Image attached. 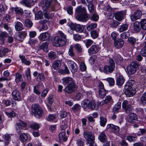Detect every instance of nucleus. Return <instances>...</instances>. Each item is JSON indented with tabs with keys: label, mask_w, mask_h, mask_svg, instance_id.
Wrapping results in <instances>:
<instances>
[{
	"label": "nucleus",
	"mask_w": 146,
	"mask_h": 146,
	"mask_svg": "<svg viewBox=\"0 0 146 146\" xmlns=\"http://www.w3.org/2000/svg\"><path fill=\"white\" fill-rule=\"evenodd\" d=\"M107 129H111L115 133H118L119 130V127L115 125L112 124H109L107 125Z\"/></svg>",
	"instance_id": "nucleus-17"
},
{
	"label": "nucleus",
	"mask_w": 146,
	"mask_h": 146,
	"mask_svg": "<svg viewBox=\"0 0 146 146\" xmlns=\"http://www.w3.org/2000/svg\"><path fill=\"white\" fill-rule=\"evenodd\" d=\"M27 126V123L21 120H19L16 123L15 127L17 132L18 133L21 131V130L24 129V128Z\"/></svg>",
	"instance_id": "nucleus-8"
},
{
	"label": "nucleus",
	"mask_w": 146,
	"mask_h": 146,
	"mask_svg": "<svg viewBox=\"0 0 146 146\" xmlns=\"http://www.w3.org/2000/svg\"><path fill=\"white\" fill-rule=\"evenodd\" d=\"M11 10L13 11H15L17 14L22 15L23 14V11L22 9L20 7L11 8Z\"/></svg>",
	"instance_id": "nucleus-22"
},
{
	"label": "nucleus",
	"mask_w": 146,
	"mask_h": 146,
	"mask_svg": "<svg viewBox=\"0 0 146 146\" xmlns=\"http://www.w3.org/2000/svg\"><path fill=\"white\" fill-rule=\"evenodd\" d=\"M73 46L72 45H71L69 49L68 54L71 57H73L75 55V53L73 51Z\"/></svg>",
	"instance_id": "nucleus-47"
},
{
	"label": "nucleus",
	"mask_w": 146,
	"mask_h": 146,
	"mask_svg": "<svg viewBox=\"0 0 146 146\" xmlns=\"http://www.w3.org/2000/svg\"><path fill=\"white\" fill-rule=\"evenodd\" d=\"M27 35V33L25 31H22L17 36V39L22 41L24 39Z\"/></svg>",
	"instance_id": "nucleus-27"
},
{
	"label": "nucleus",
	"mask_w": 146,
	"mask_h": 146,
	"mask_svg": "<svg viewBox=\"0 0 146 146\" xmlns=\"http://www.w3.org/2000/svg\"><path fill=\"white\" fill-rule=\"evenodd\" d=\"M76 88V85L74 82L69 84L64 90L68 93H71L75 91Z\"/></svg>",
	"instance_id": "nucleus-7"
},
{
	"label": "nucleus",
	"mask_w": 146,
	"mask_h": 146,
	"mask_svg": "<svg viewBox=\"0 0 146 146\" xmlns=\"http://www.w3.org/2000/svg\"><path fill=\"white\" fill-rule=\"evenodd\" d=\"M32 110L35 116L38 118L41 116L43 113L42 109L38 104H33L32 106Z\"/></svg>",
	"instance_id": "nucleus-3"
},
{
	"label": "nucleus",
	"mask_w": 146,
	"mask_h": 146,
	"mask_svg": "<svg viewBox=\"0 0 146 146\" xmlns=\"http://www.w3.org/2000/svg\"><path fill=\"white\" fill-rule=\"evenodd\" d=\"M104 80L108 82L110 86H113L115 84V80L114 79L111 77H108L104 79Z\"/></svg>",
	"instance_id": "nucleus-29"
},
{
	"label": "nucleus",
	"mask_w": 146,
	"mask_h": 146,
	"mask_svg": "<svg viewBox=\"0 0 146 146\" xmlns=\"http://www.w3.org/2000/svg\"><path fill=\"white\" fill-rule=\"evenodd\" d=\"M21 3L23 5L29 7L31 5V3L28 0H22L20 1Z\"/></svg>",
	"instance_id": "nucleus-43"
},
{
	"label": "nucleus",
	"mask_w": 146,
	"mask_h": 146,
	"mask_svg": "<svg viewBox=\"0 0 146 146\" xmlns=\"http://www.w3.org/2000/svg\"><path fill=\"white\" fill-rule=\"evenodd\" d=\"M114 69L112 66H110L109 65H105L104 67L103 71L105 73L108 74L112 72Z\"/></svg>",
	"instance_id": "nucleus-18"
},
{
	"label": "nucleus",
	"mask_w": 146,
	"mask_h": 146,
	"mask_svg": "<svg viewBox=\"0 0 146 146\" xmlns=\"http://www.w3.org/2000/svg\"><path fill=\"white\" fill-rule=\"evenodd\" d=\"M121 103L120 102L117 103L115 105L113 109L114 113L116 112V111L119 109L121 108Z\"/></svg>",
	"instance_id": "nucleus-61"
},
{
	"label": "nucleus",
	"mask_w": 146,
	"mask_h": 146,
	"mask_svg": "<svg viewBox=\"0 0 146 146\" xmlns=\"http://www.w3.org/2000/svg\"><path fill=\"white\" fill-rule=\"evenodd\" d=\"M139 62L136 61L132 62L127 67V72L130 75L134 74L139 69Z\"/></svg>",
	"instance_id": "nucleus-2"
},
{
	"label": "nucleus",
	"mask_w": 146,
	"mask_h": 146,
	"mask_svg": "<svg viewBox=\"0 0 146 146\" xmlns=\"http://www.w3.org/2000/svg\"><path fill=\"white\" fill-rule=\"evenodd\" d=\"M61 65V63L60 61L56 60L52 64V66L54 69L57 70L60 67Z\"/></svg>",
	"instance_id": "nucleus-21"
},
{
	"label": "nucleus",
	"mask_w": 146,
	"mask_h": 146,
	"mask_svg": "<svg viewBox=\"0 0 146 146\" xmlns=\"http://www.w3.org/2000/svg\"><path fill=\"white\" fill-rule=\"evenodd\" d=\"M91 35L92 37L94 39L97 38L98 36V34L97 32L95 30L91 31Z\"/></svg>",
	"instance_id": "nucleus-59"
},
{
	"label": "nucleus",
	"mask_w": 146,
	"mask_h": 146,
	"mask_svg": "<svg viewBox=\"0 0 146 146\" xmlns=\"http://www.w3.org/2000/svg\"><path fill=\"white\" fill-rule=\"evenodd\" d=\"M88 9L90 13H93L94 12L95 10L94 7L92 4L89 3L88 5Z\"/></svg>",
	"instance_id": "nucleus-49"
},
{
	"label": "nucleus",
	"mask_w": 146,
	"mask_h": 146,
	"mask_svg": "<svg viewBox=\"0 0 146 146\" xmlns=\"http://www.w3.org/2000/svg\"><path fill=\"white\" fill-rule=\"evenodd\" d=\"M84 28L82 25H76L75 31L81 33L84 31Z\"/></svg>",
	"instance_id": "nucleus-41"
},
{
	"label": "nucleus",
	"mask_w": 146,
	"mask_h": 146,
	"mask_svg": "<svg viewBox=\"0 0 146 146\" xmlns=\"http://www.w3.org/2000/svg\"><path fill=\"white\" fill-rule=\"evenodd\" d=\"M129 36V33L127 32L123 33L120 35L121 37L123 39L127 38Z\"/></svg>",
	"instance_id": "nucleus-58"
},
{
	"label": "nucleus",
	"mask_w": 146,
	"mask_h": 146,
	"mask_svg": "<svg viewBox=\"0 0 146 146\" xmlns=\"http://www.w3.org/2000/svg\"><path fill=\"white\" fill-rule=\"evenodd\" d=\"M76 18L78 21L83 22H86L88 20L89 15L87 14L86 9L84 7L80 6L76 9Z\"/></svg>",
	"instance_id": "nucleus-1"
},
{
	"label": "nucleus",
	"mask_w": 146,
	"mask_h": 146,
	"mask_svg": "<svg viewBox=\"0 0 146 146\" xmlns=\"http://www.w3.org/2000/svg\"><path fill=\"white\" fill-rule=\"evenodd\" d=\"M142 15V13L139 10L136 11L130 16V19L131 21H134L139 19Z\"/></svg>",
	"instance_id": "nucleus-11"
},
{
	"label": "nucleus",
	"mask_w": 146,
	"mask_h": 146,
	"mask_svg": "<svg viewBox=\"0 0 146 146\" xmlns=\"http://www.w3.org/2000/svg\"><path fill=\"white\" fill-rule=\"evenodd\" d=\"M125 13L124 11H118L114 13L115 19L118 21H121L123 18Z\"/></svg>",
	"instance_id": "nucleus-12"
},
{
	"label": "nucleus",
	"mask_w": 146,
	"mask_h": 146,
	"mask_svg": "<svg viewBox=\"0 0 146 146\" xmlns=\"http://www.w3.org/2000/svg\"><path fill=\"white\" fill-rule=\"evenodd\" d=\"M8 52L7 48H5L1 49L0 50V57H2L5 56L6 54Z\"/></svg>",
	"instance_id": "nucleus-44"
},
{
	"label": "nucleus",
	"mask_w": 146,
	"mask_h": 146,
	"mask_svg": "<svg viewBox=\"0 0 146 146\" xmlns=\"http://www.w3.org/2000/svg\"><path fill=\"white\" fill-rule=\"evenodd\" d=\"M100 123L101 126L104 127L107 122V119L106 118H104L102 116L100 117Z\"/></svg>",
	"instance_id": "nucleus-33"
},
{
	"label": "nucleus",
	"mask_w": 146,
	"mask_h": 146,
	"mask_svg": "<svg viewBox=\"0 0 146 146\" xmlns=\"http://www.w3.org/2000/svg\"><path fill=\"white\" fill-rule=\"evenodd\" d=\"M125 89V93L127 96H132L136 93L135 88H127V89Z\"/></svg>",
	"instance_id": "nucleus-16"
},
{
	"label": "nucleus",
	"mask_w": 146,
	"mask_h": 146,
	"mask_svg": "<svg viewBox=\"0 0 146 146\" xmlns=\"http://www.w3.org/2000/svg\"><path fill=\"white\" fill-rule=\"evenodd\" d=\"M97 27L96 23H92L88 25L87 27V29L88 31H90L96 28Z\"/></svg>",
	"instance_id": "nucleus-36"
},
{
	"label": "nucleus",
	"mask_w": 146,
	"mask_h": 146,
	"mask_svg": "<svg viewBox=\"0 0 146 146\" xmlns=\"http://www.w3.org/2000/svg\"><path fill=\"white\" fill-rule=\"evenodd\" d=\"M51 0H44L43 1V9L44 12L47 11L50 12L54 11V6L51 4Z\"/></svg>",
	"instance_id": "nucleus-5"
},
{
	"label": "nucleus",
	"mask_w": 146,
	"mask_h": 146,
	"mask_svg": "<svg viewBox=\"0 0 146 146\" xmlns=\"http://www.w3.org/2000/svg\"><path fill=\"white\" fill-rule=\"evenodd\" d=\"M25 75L27 76V78L28 81H31V71L29 68H28L25 72Z\"/></svg>",
	"instance_id": "nucleus-38"
},
{
	"label": "nucleus",
	"mask_w": 146,
	"mask_h": 146,
	"mask_svg": "<svg viewBox=\"0 0 146 146\" xmlns=\"http://www.w3.org/2000/svg\"><path fill=\"white\" fill-rule=\"evenodd\" d=\"M15 30L17 31L22 30L23 28V25L21 23L17 21L15 22Z\"/></svg>",
	"instance_id": "nucleus-26"
},
{
	"label": "nucleus",
	"mask_w": 146,
	"mask_h": 146,
	"mask_svg": "<svg viewBox=\"0 0 146 146\" xmlns=\"http://www.w3.org/2000/svg\"><path fill=\"white\" fill-rule=\"evenodd\" d=\"M68 66L72 73H74L77 71L78 68L76 64L74 61L70 60L68 62Z\"/></svg>",
	"instance_id": "nucleus-10"
},
{
	"label": "nucleus",
	"mask_w": 146,
	"mask_h": 146,
	"mask_svg": "<svg viewBox=\"0 0 146 146\" xmlns=\"http://www.w3.org/2000/svg\"><path fill=\"white\" fill-rule=\"evenodd\" d=\"M7 36V34L5 32L0 31V39H4Z\"/></svg>",
	"instance_id": "nucleus-57"
},
{
	"label": "nucleus",
	"mask_w": 146,
	"mask_h": 146,
	"mask_svg": "<svg viewBox=\"0 0 146 146\" xmlns=\"http://www.w3.org/2000/svg\"><path fill=\"white\" fill-rule=\"evenodd\" d=\"M113 102V100L112 97L111 96L108 95L106 97L105 100L100 102V104L101 106L105 104H111Z\"/></svg>",
	"instance_id": "nucleus-13"
},
{
	"label": "nucleus",
	"mask_w": 146,
	"mask_h": 146,
	"mask_svg": "<svg viewBox=\"0 0 146 146\" xmlns=\"http://www.w3.org/2000/svg\"><path fill=\"white\" fill-rule=\"evenodd\" d=\"M48 56L49 59H54L56 58V53L53 51H51L48 54Z\"/></svg>",
	"instance_id": "nucleus-45"
},
{
	"label": "nucleus",
	"mask_w": 146,
	"mask_h": 146,
	"mask_svg": "<svg viewBox=\"0 0 146 146\" xmlns=\"http://www.w3.org/2000/svg\"><path fill=\"white\" fill-rule=\"evenodd\" d=\"M124 81L123 77L122 76H119L116 80V84L118 86H121L123 84Z\"/></svg>",
	"instance_id": "nucleus-25"
},
{
	"label": "nucleus",
	"mask_w": 146,
	"mask_h": 146,
	"mask_svg": "<svg viewBox=\"0 0 146 146\" xmlns=\"http://www.w3.org/2000/svg\"><path fill=\"white\" fill-rule=\"evenodd\" d=\"M128 25L127 24H123L121 25L119 29V31L122 32L126 31L128 27Z\"/></svg>",
	"instance_id": "nucleus-37"
},
{
	"label": "nucleus",
	"mask_w": 146,
	"mask_h": 146,
	"mask_svg": "<svg viewBox=\"0 0 146 146\" xmlns=\"http://www.w3.org/2000/svg\"><path fill=\"white\" fill-rule=\"evenodd\" d=\"M62 83L64 84L72 83L74 82L72 78L69 77L63 78L62 79Z\"/></svg>",
	"instance_id": "nucleus-23"
},
{
	"label": "nucleus",
	"mask_w": 146,
	"mask_h": 146,
	"mask_svg": "<svg viewBox=\"0 0 146 146\" xmlns=\"http://www.w3.org/2000/svg\"><path fill=\"white\" fill-rule=\"evenodd\" d=\"M134 83V81L133 80H129L126 83L125 86V89L127 88H133L132 86Z\"/></svg>",
	"instance_id": "nucleus-30"
},
{
	"label": "nucleus",
	"mask_w": 146,
	"mask_h": 146,
	"mask_svg": "<svg viewBox=\"0 0 146 146\" xmlns=\"http://www.w3.org/2000/svg\"><path fill=\"white\" fill-rule=\"evenodd\" d=\"M120 23L119 22L115 20H113V22L110 24V26L112 28H116Z\"/></svg>",
	"instance_id": "nucleus-53"
},
{
	"label": "nucleus",
	"mask_w": 146,
	"mask_h": 146,
	"mask_svg": "<svg viewBox=\"0 0 146 146\" xmlns=\"http://www.w3.org/2000/svg\"><path fill=\"white\" fill-rule=\"evenodd\" d=\"M100 49L98 45H93L88 49V52L90 55L95 54L100 50Z\"/></svg>",
	"instance_id": "nucleus-9"
},
{
	"label": "nucleus",
	"mask_w": 146,
	"mask_h": 146,
	"mask_svg": "<svg viewBox=\"0 0 146 146\" xmlns=\"http://www.w3.org/2000/svg\"><path fill=\"white\" fill-rule=\"evenodd\" d=\"M30 127L34 130H36L39 129V126L38 123H35L31 124Z\"/></svg>",
	"instance_id": "nucleus-54"
},
{
	"label": "nucleus",
	"mask_w": 146,
	"mask_h": 146,
	"mask_svg": "<svg viewBox=\"0 0 146 146\" xmlns=\"http://www.w3.org/2000/svg\"><path fill=\"white\" fill-rule=\"evenodd\" d=\"M139 21H136L134 23L133 25V29L134 31L139 32L141 30V27L140 26Z\"/></svg>",
	"instance_id": "nucleus-24"
},
{
	"label": "nucleus",
	"mask_w": 146,
	"mask_h": 146,
	"mask_svg": "<svg viewBox=\"0 0 146 146\" xmlns=\"http://www.w3.org/2000/svg\"><path fill=\"white\" fill-rule=\"evenodd\" d=\"M124 109L126 113H129L131 112H132L133 110L132 107L130 105L125 108Z\"/></svg>",
	"instance_id": "nucleus-50"
},
{
	"label": "nucleus",
	"mask_w": 146,
	"mask_h": 146,
	"mask_svg": "<svg viewBox=\"0 0 146 146\" xmlns=\"http://www.w3.org/2000/svg\"><path fill=\"white\" fill-rule=\"evenodd\" d=\"M43 17V14L41 11H39L35 15V19L36 20L40 19Z\"/></svg>",
	"instance_id": "nucleus-46"
},
{
	"label": "nucleus",
	"mask_w": 146,
	"mask_h": 146,
	"mask_svg": "<svg viewBox=\"0 0 146 146\" xmlns=\"http://www.w3.org/2000/svg\"><path fill=\"white\" fill-rule=\"evenodd\" d=\"M67 113L64 111H61L59 114V117L60 119L66 117L67 115Z\"/></svg>",
	"instance_id": "nucleus-56"
},
{
	"label": "nucleus",
	"mask_w": 146,
	"mask_h": 146,
	"mask_svg": "<svg viewBox=\"0 0 146 146\" xmlns=\"http://www.w3.org/2000/svg\"><path fill=\"white\" fill-rule=\"evenodd\" d=\"M109 64L110 66H112L113 68H115V64L112 58H110L109 60Z\"/></svg>",
	"instance_id": "nucleus-62"
},
{
	"label": "nucleus",
	"mask_w": 146,
	"mask_h": 146,
	"mask_svg": "<svg viewBox=\"0 0 146 146\" xmlns=\"http://www.w3.org/2000/svg\"><path fill=\"white\" fill-rule=\"evenodd\" d=\"M73 38L76 41H79L81 39V36L78 34H73Z\"/></svg>",
	"instance_id": "nucleus-63"
},
{
	"label": "nucleus",
	"mask_w": 146,
	"mask_h": 146,
	"mask_svg": "<svg viewBox=\"0 0 146 146\" xmlns=\"http://www.w3.org/2000/svg\"><path fill=\"white\" fill-rule=\"evenodd\" d=\"M25 22L26 26L28 27L31 28L33 25V23L31 20L29 19H26Z\"/></svg>",
	"instance_id": "nucleus-40"
},
{
	"label": "nucleus",
	"mask_w": 146,
	"mask_h": 146,
	"mask_svg": "<svg viewBox=\"0 0 146 146\" xmlns=\"http://www.w3.org/2000/svg\"><path fill=\"white\" fill-rule=\"evenodd\" d=\"M84 42L87 48H88L93 42V41L90 39H86Z\"/></svg>",
	"instance_id": "nucleus-42"
},
{
	"label": "nucleus",
	"mask_w": 146,
	"mask_h": 146,
	"mask_svg": "<svg viewBox=\"0 0 146 146\" xmlns=\"http://www.w3.org/2000/svg\"><path fill=\"white\" fill-rule=\"evenodd\" d=\"M124 44L123 40L121 39H119L117 40H115L114 42V45L115 47L117 48H121Z\"/></svg>",
	"instance_id": "nucleus-20"
},
{
	"label": "nucleus",
	"mask_w": 146,
	"mask_h": 146,
	"mask_svg": "<svg viewBox=\"0 0 146 146\" xmlns=\"http://www.w3.org/2000/svg\"><path fill=\"white\" fill-rule=\"evenodd\" d=\"M99 19L98 15L96 13L93 14L91 17L92 20L94 21H97Z\"/></svg>",
	"instance_id": "nucleus-60"
},
{
	"label": "nucleus",
	"mask_w": 146,
	"mask_h": 146,
	"mask_svg": "<svg viewBox=\"0 0 146 146\" xmlns=\"http://www.w3.org/2000/svg\"><path fill=\"white\" fill-rule=\"evenodd\" d=\"M13 97L14 100H19L20 99V93L18 90H15L12 92Z\"/></svg>",
	"instance_id": "nucleus-19"
},
{
	"label": "nucleus",
	"mask_w": 146,
	"mask_h": 146,
	"mask_svg": "<svg viewBox=\"0 0 146 146\" xmlns=\"http://www.w3.org/2000/svg\"><path fill=\"white\" fill-rule=\"evenodd\" d=\"M53 43L54 46H62L66 43L59 36H56L54 38Z\"/></svg>",
	"instance_id": "nucleus-6"
},
{
	"label": "nucleus",
	"mask_w": 146,
	"mask_h": 146,
	"mask_svg": "<svg viewBox=\"0 0 146 146\" xmlns=\"http://www.w3.org/2000/svg\"><path fill=\"white\" fill-rule=\"evenodd\" d=\"M58 34L59 35L58 36L60 37L61 39H62L63 41H64L66 43L67 42L66 35L61 31H59Z\"/></svg>",
	"instance_id": "nucleus-35"
},
{
	"label": "nucleus",
	"mask_w": 146,
	"mask_h": 146,
	"mask_svg": "<svg viewBox=\"0 0 146 146\" xmlns=\"http://www.w3.org/2000/svg\"><path fill=\"white\" fill-rule=\"evenodd\" d=\"M48 43L46 42H43L42 45L40 46V48L43 50L45 52H47L48 51Z\"/></svg>",
	"instance_id": "nucleus-32"
},
{
	"label": "nucleus",
	"mask_w": 146,
	"mask_h": 146,
	"mask_svg": "<svg viewBox=\"0 0 146 146\" xmlns=\"http://www.w3.org/2000/svg\"><path fill=\"white\" fill-rule=\"evenodd\" d=\"M56 118V116L53 114H49L47 117L48 121H51L54 120Z\"/></svg>",
	"instance_id": "nucleus-55"
},
{
	"label": "nucleus",
	"mask_w": 146,
	"mask_h": 146,
	"mask_svg": "<svg viewBox=\"0 0 146 146\" xmlns=\"http://www.w3.org/2000/svg\"><path fill=\"white\" fill-rule=\"evenodd\" d=\"M74 47L78 53H81L82 52V48L80 44L78 43L74 45Z\"/></svg>",
	"instance_id": "nucleus-39"
},
{
	"label": "nucleus",
	"mask_w": 146,
	"mask_h": 146,
	"mask_svg": "<svg viewBox=\"0 0 146 146\" xmlns=\"http://www.w3.org/2000/svg\"><path fill=\"white\" fill-rule=\"evenodd\" d=\"M141 100L143 104H146V92L143 94L141 98Z\"/></svg>",
	"instance_id": "nucleus-51"
},
{
	"label": "nucleus",
	"mask_w": 146,
	"mask_h": 146,
	"mask_svg": "<svg viewBox=\"0 0 146 146\" xmlns=\"http://www.w3.org/2000/svg\"><path fill=\"white\" fill-rule=\"evenodd\" d=\"M106 92L105 89L99 90V96L101 98H103L106 95Z\"/></svg>",
	"instance_id": "nucleus-34"
},
{
	"label": "nucleus",
	"mask_w": 146,
	"mask_h": 146,
	"mask_svg": "<svg viewBox=\"0 0 146 146\" xmlns=\"http://www.w3.org/2000/svg\"><path fill=\"white\" fill-rule=\"evenodd\" d=\"M50 36V34L48 32H45L41 33L39 36L40 40L44 41L49 39Z\"/></svg>",
	"instance_id": "nucleus-15"
},
{
	"label": "nucleus",
	"mask_w": 146,
	"mask_h": 146,
	"mask_svg": "<svg viewBox=\"0 0 146 146\" xmlns=\"http://www.w3.org/2000/svg\"><path fill=\"white\" fill-rule=\"evenodd\" d=\"M141 28L144 30H146V19H143L139 21Z\"/></svg>",
	"instance_id": "nucleus-28"
},
{
	"label": "nucleus",
	"mask_w": 146,
	"mask_h": 146,
	"mask_svg": "<svg viewBox=\"0 0 146 146\" xmlns=\"http://www.w3.org/2000/svg\"><path fill=\"white\" fill-rule=\"evenodd\" d=\"M80 106L78 104H76L72 107V110L73 112L78 111L81 109Z\"/></svg>",
	"instance_id": "nucleus-31"
},
{
	"label": "nucleus",
	"mask_w": 146,
	"mask_h": 146,
	"mask_svg": "<svg viewBox=\"0 0 146 146\" xmlns=\"http://www.w3.org/2000/svg\"><path fill=\"white\" fill-rule=\"evenodd\" d=\"M80 69L82 71H84L86 70V66L84 62H82L80 65Z\"/></svg>",
	"instance_id": "nucleus-64"
},
{
	"label": "nucleus",
	"mask_w": 146,
	"mask_h": 146,
	"mask_svg": "<svg viewBox=\"0 0 146 146\" xmlns=\"http://www.w3.org/2000/svg\"><path fill=\"white\" fill-rule=\"evenodd\" d=\"M81 106L84 109L87 107L89 109L93 110L95 108L96 104L93 101H90L87 99H85L82 102Z\"/></svg>",
	"instance_id": "nucleus-4"
},
{
	"label": "nucleus",
	"mask_w": 146,
	"mask_h": 146,
	"mask_svg": "<svg viewBox=\"0 0 146 146\" xmlns=\"http://www.w3.org/2000/svg\"><path fill=\"white\" fill-rule=\"evenodd\" d=\"M83 135L84 137H94L93 133L90 131H85L83 133Z\"/></svg>",
	"instance_id": "nucleus-48"
},
{
	"label": "nucleus",
	"mask_w": 146,
	"mask_h": 146,
	"mask_svg": "<svg viewBox=\"0 0 146 146\" xmlns=\"http://www.w3.org/2000/svg\"><path fill=\"white\" fill-rule=\"evenodd\" d=\"M37 79L39 81H44L45 79L44 74L42 73L39 74L37 76Z\"/></svg>",
	"instance_id": "nucleus-52"
},
{
	"label": "nucleus",
	"mask_w": 146,
	"mask_h": 146,
	"mask_svg": "<svg viewBox=\"0 0 146 146\" xmlns=\"http://www.w3.org/2000/svg\"><path fill=\"white\" fill-rule=\"evenodd\" d=\"M137 119V115L134 113L129 114L127 117V121L129 123L134 122Z\"/></svg>",
	"instance_id": "nucleus-14"
}]
</instances>
